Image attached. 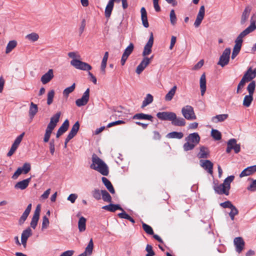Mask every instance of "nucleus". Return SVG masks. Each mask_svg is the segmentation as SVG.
<instances>
[{
    "label": "nucleus",
    "instance_id": "nucleus-1",
    "mask_svg": "<svg viewBox=\"0 0 256 256\" xmlns=\"http://www.w3.org/2000/svg\"><path fill=\"white\" fill-rule=\"evenodd\" d=\"M250 22V25L244 30L236 38L234 41L235 44L233 48L234 50L240 52L242 46L243 38L249 34L254 32L256 29V20L254 14L251 17Z\"/></svg>",
    "mask_w": 256,
    "mask_h": 256
},
{
    "label": "nucleus",
    "instance_id": "nucleus-2",
    "mask_svg": "<svg viewBox=\"0 0 256 256\" xmlns=\"http://www.w3.org/2000/svg\"><path fill=\"white\" fill-rule=\"evenodd\" d=\"M234 176H230L227 177L222 184H218L214 182L213 188L216 193L218 194H224L226 196L229 194V190L230 188V184L234 180Z\"/></svg>",
    "mask_w": 256,
    "mask_h": 256
},
{
    "label": "nucleus",
    "instance_id": "nucleus-3",
    "mask_svg": "<svg viewBox=\"0 0 256 256\" xmlns=\"http://www.w3.org/2000/svg\"><path fill=\"white\" fill-rule=\"evenodd\" d=\"M90 167L92 169L98 172L103 176H106L108 174V168L107 165L94 154L92 156V164Z\"/></svg>",
    "mask_w": 256,
    "mask_h": 256
},
{
    "label": "nucleus",
    "instance_id": "nucleus-4",
    "mask_svg": "<svg viewBox=\"0 0 256 256\" xmlns=\"http://www.w3.org/2000/svg\"><path fill=\"white\" fill-rule=\"evenodd\" d=\"M186 142L183 145V148L185 152L192 150L199 143L200 137L196 132L190 134L185 138Z\"/></svg>",
    "mask_w": 256,
    "mask_h": 256
},
{
    "label": "nucleus",
    "instance_id": "nucleus-5",
    "mask_svg": "<svg viewBox=\"0 0 256 256\" xmlns=\"http://www.w3.org/2000/svg\"><path fill=\"white\" fill-rule=\"evenodd\" d=\"M182 114L187 120H192L196 118L194 108L190 105H186L182 108Z\"/></svg>",
    "mask_w": 256,
    "mask_h": 256
},
{
    "label": "nucleus",
    "instance_id": "nucleus-6",
    "mask_svg": "<svg viewBox=\"0 0 256 256\" xmlns=\"http://www.w3.org/2000/svg\"><path fill=\"white\" fill-rule=\"evenodd\" d=\"M231 50L230 48H226L220 56L218 64L224 67L228 64Z\"/></svg>",
    "mask_w": 256,
    "mask_h": 256
},
{
    "label": "nucleus",
    "instance_id": "nucleus-7",
    "mask_svg": "<svg viewBox=\"0 0 256 256\" xmlns=\"http://www.w3.org/2000/svg\"><path fill=\"white\" fill-rule=\"evenodd\" d=\"M70 64L76 68L82 70L88 71L92 68V67L88 63L76 59L71 60Z\"/></svg>",
    "mask_w": 256,
    "mask_h": 256
},
{
    "label": "nucleus",
    "instance_id": "nucleus-8",
    "mask_svg": "<svg viewBox=\"0 0 256 256\" xmlns=\"http://www.w3.org/2000/svg\"><path fill=\"white\" fill-rule=\"evenodd\" d=\"M90 98V88H88L84 92L81 98L76 100V104L78 106H85L87 104Z\"/></svg>",
    "mask_w": 256,
    "mask_h": 256
},
{
    "label": "nucleus",
    "instance_id": "nucleus-9",
    "mask_svg": "<svg viewBox=\"0 0 256 256\" xmlns=\"http://www.w3.org/2000/svg\"><path fill=\"white\" fill-rule=\"evenodd\" d=\"M156 116L162 120L171 121L175 118V113L170 112H158L156 114Z\"/></svg>",
    "mask_w": 256,
    "mask_h": 256
},
{
    "label": "nucleus",
    "instance_id": "nucleus-10",
    "mask_svg": "<svg viewBox=\"0 0 256 256\" xmlns=\"http://www.w3.org/2000/svg\"><path fill=\"white\" fill-rule=\"evenodd\" d=\"M134 48V46L133 44L130 43V44L125 49L124 52L122 54L121 60H120V63L122 66L124 65L126 62L127 60L128 57L133 52Z\"/></svg>",
    "mask_w": 256,
    "mask_h": 256
},
{
    "label": "nucleus",
    "instance_id": "nucleus-11",
    "mask_svg": "<svg viewBox=\"0 0 256 256\" xmlns=\"http://www.w3.org/2000/svg\"><path fill=\"white\" fill-rule=\"evenodd\" d=\"M154 44V36L152 32L150 33L149 40L144 47L142 56H146L152 52V48Z\"/></svg>",
    "mask_w": 256,
    "mask_h": 256
},
{
    "label": "nucleus",
    "instance_id": "nucleus-12",
    "mask_svg": "<svg viewBox=\"0 0 256 256\" xmlns=\"http://www.w3.org/2000/svg\"><path fill=\"white\" fill-rule=\"evenodd\" d=\"M200 164L201 167L208 172L210 174H212L213 164L208 160H200Z\"/></svg>",
    "mask_w": 256,
    "mask_h": 256
},
{
    "label": "nucleus",
    "instance_id": "nucleus-13",
    "mask_svg": "<svg viewBox=\"0 0 256 256\" xmlns=\"http://www.w3.org/2000/svg\"><path fill=\"white\" fill-rule=\"evenodd\" d=\"M32 234V230L29 227L22 231L21 236V242L24 248H26L28 239Z\"/></svg>",
    "mask_w": 256,
    "mask_h": 256
},
{
    "label": "nucleus",
    "instance_id": "nucleus-14",
    "mask_svg": "<svg viewBox=\"0 0 256 256\" xmlns=\"http://www.w3.org/2000/svg\"><path fill=\"white\" fill-rule=\"evenodd\" d=\"M205 14V8L204 6L200 7L199 12L196 16V20L194 23V26L196 28H198L201 24Z\"/></svg>",
    "mask_w": 256,
    "mask_h": 256
},
{
    "label": "nucleus",
    "instance_id": "nucleus-15",
    "mask_svg": "<svg viewBox=\"0 0 256 256\" xmlns=\"http://www.w3.org/2000/svg\"><path fill=\"white\" fill-rule=\"evenodd\" d=\"M40 211V206L38 205L35 210L34 214L30 222V226L34 230L36 228L39 220Z\"/></svg>",
    "mask_w": 256,
    "mask_h": 256
},
{
    "label": "nucleus",
    "instance_id": "nucleus-16",
    "mask_svg": "<svg viewBox=\"0 0 256 256\" xmlns=\"http://www.w3.org/2000/svg\"><path fill=\"white\" fill-rule=\"evenodd\" d=\"M234 245L236 247V250L238 253H240L244 249V242L241 237H237L234 239Z\"/></svg>",
    "mask_w": 256,
    "mask_h": 256
},
{
    "label": "nucleus",
    "instance_id": "nucleus-17",
    "mask_svg": "<svg viewBox=\"0 0 256 256\" xmlns=\"http://www.w3.org/2000/svg\"><path fill=\"white\" fill-rule=\"evenodd\" d=\"M152 58V57L150 58L146 57L142 60L138 66L136 68V72L138 74H140L147 66L150 63V60Z\"/></svg>",
    "mask_w": 256,
    "mask_h": 256
},
{
    "label": "nucleus",
    "instance_id": "nucleus-18",
    "mask_svg": "<svg viewBox=\"0 0 256 256\" xmlns=\"http://www.w3.org/2000/svg\"><path fill=\"white\" fill-rule=\"evenodd\" d=\"M61 113L60 112H58L55 114H54L51 117L50 119V122L48 124L47 127L48 128H50L52 130H54L55 127L56 126L57 123L58 122L60 118V116Z\"/></svg>",
    "mask_w": 256,
    "mask_h": 256
},
{
    "label": "nucleus",
    "instance_id": "nucleus-19",
    "mask_svg": "<svg viewBox=\"0 0 256 256\" xmlns=\"http://www.w3.org/2000/svg\"><path fill=\"white\" fill-rule=\"evenodd\" d=\"M250 10L251 8L249 6H246L244 8L240 18V24L242 26L246 25V23L248 21V20L249 18Z\"/></svg>",
    "mask_w": 256,
    "mask_h": 256
},
{
    "label": "nucleus",
    "instance_id": "nucleus-20",
    "mask_svg": "<svg viewBox=\"0 0 256 256\" xmlns=\"http://www.w3.org/2000/svg\"><path fill=\"white\" fill-rule=\"evenodd\" d=\"M69 126V121L68 119L66 120L60 128L58 129L56 137L58 138L60 136L67 131Z\"/></svg>",
    "mask_w": 256,
    "mask_h": 256
},
{
    "label": "nucleus",
    "instance_id": "nucleus-21",
    "mask_svg": "<svg viewBox=\"0 0 256 256\" xmlns=\"http://www.w3.org/2000/svg\"><path fill=\"white\" fill-rule=\"evenodd\" d=\"M54 76L53 70L50 69L47 72L42 76L40 80L44 84H46L50 81Z\"/></svg>",
    "mask_w": 256,
    "mask_h": 256
},
{
    "label": "nucleus",
    "instance_id": "nucleus-22",
    "mask_svg": "<svg viewBox=\"0 0 256 256\" xmlns=\"http://www.w3.org/2000/svg\"><path fill=\"white\" fill-rule=\"evenodd\" d=\"M31 177L18 182L14 185V188L18 190H24L28 186Z\"/></svg>",
    "mask_w": 256,
    "mask_h": 256
},
{
    "label": "nucleus",
    "instance_id": "nucleus-23",
    "mask_svg": "<svg viewBox=\"0 0 256 256\" xmlns=\"http://www.w3.org/2000/svg\"><path fill=\"white\" fill-rule=\"evenodd\" d=\"M256 172V165L248 166L244 169L240 174V178L248 176Z\"/></svg>",
    "mask_w": 256,
    "mask_h": 256
},
{
    "label": "nucleus",
    "instance_id": "nucleus-24",
    "mask_svg": "<svg viewBox=\"0 0 256 256\" xmlns=\"http://www.w3.org/2000/svg\"><path fill=\"white\" fill-rule=\"evenodd\" d=\"M197 156L199 158H208L210 156V151L208 148L204 146H200Z\"/></svg>",
    "mask_w": 256,
    "mask_h": 256
},
{
    "label": "nucleus",
    "instance_id": "nucleus-25",
    "mask_svg": "<svg viewBox=\"0 0 256 256\" xmlns=\"http://www.w3.org/2000/svg\"><path fill=\"white\" fill-rule=\"evenodd\" d=\"M134 120H146L151 122L153 120V117L150 114H145L144 113L136 114L132 116Z\"/></svg>",
    "mask_w": 256,
    "mask_h": 256
},
{
    "label": "nucleus",
    "instance_id": "nucleus-26",
    "mask_svg": "<svg viewBox=\"0 0 256 256\" xmlns=\"http://www.w3.org/2000/svg\"><path fill=\"white\" fill-rule=\"evenodd\" d=\"M102 209L106 210L110 212H114L116 210L123 211V208L119 204H110L102 207Z\"/></svg>",
    "mask_w": 256,
    "mask_h": 256
},
{
    "label": "nucleus",
    "instance_id": "nucleus-27",
    "mask_svg": "<svg viewBox=\"0 0 256 256\" xmlns=\"http://www.w3.org/2000/svg\"><path fill=\"white\" fill-rule=\"evenodd\" d=\"M200 88L201 95L202 96L206 92V78L205 74H203L200 78Z\"/></svg>",
    "mask_w": 256,
    "mask_h": 256
},
{
    "label": "nucleus",
    "instance_id": "nucleus-28",
    "mask_svg": "<svg viewBox=\"0 0 256 256\" xmlns=\"http://www.w3.org/2000/svg\"><path fill=\"white\" fill-rule=\"evenodd\" d=\"M140 13H141V19L142 21V24L144 28H148L149 26V24L147 18V12L144 7H142L140 9Z\"/></svg>",
    "mask_w": 256,
    "mask_h": 256
},
{
    "label": "nucleus",
    "instance_id": "nucleus-29",
    "mask_svg": "<svg viewBox=\"0 0 256 256\" xmlns=\"http://www.w3.org/2000/svg\"><path fill=\"white\" fill-rule=\"evenodd\" d=\"M80 129V124L78 122H76L72 126V129L68 133V138H72L78 133Z\"/></svg>",
    "mask_w": 256,
    "mask_h": 256
},
{
    "label": "nucleus",
    "instance_id": "nucleus-30",
    "mask_svg": "<svg viewBox=\"0 0 256 256\" xmlns=\"http://www.w3.org/2000/svg\"><path fill=\"white\" fill-rule=\"evenodd\" d=\"M172 124L175 126H182L186 125L185 120L181 117H177L175 114V118L171 120Z\"/></svg>",
    "mask_w": 256,
    "mask_h": 256
},
{
    "label": "nucleus",
    "instance_id": "nucleus-31",
    "mask_svg": "<svg viewBox=\"0 0 256 256\" xmlns=\"http://www.w3.org/2000/svg\"><path fill=\"white\" fill-rule=\"evenodd\" d=\"M246 75V80H247V82L252 80L256 76V70H252V68H250L244 74V76Z\"/></svg>",
    "mask_w": 256,
    "mask_h": 256
},
{
    "label": "nucleus",
    "instance_id": "nucleus-32",
    "mask_svg": "<svg viewBox=\"0 0 256 256\" xmlns=\"http://www.w3.org/2000/svg\"><path fill=\"white\" fill-rule=\"evenodd\" d=\"M38 112V107L36 104H34V102H32L30 104V109H29V116L31 119H32L35 115Z\"/></svg>",
    "mask_w": 256,
    "mask_h": 256
},
{
    "label": "nucleus",
    "instance_id": "nucleus-33",
    "mask_svg": "<svg viewBox=\"0 0 256 256\" xmlns=\"http://www.w3.org/2000/svg\"><path fill=\"white\" fill-rule=\"evenodd\" d=\"M102 180L108 190L112 194H114L115 190L111 182L105 177H102Z\"/></svg>",
    "mask_w": 256,
    "mask_h": 256
},
{
    "label": "nucleus",
    "instance_id": "nucleus-34",
    "mask_svg": "<svg viewBox=\"0 0 256 256\" xmlns=\"http://www.w3.org/2000/svg\"><path fill=\"white\" fill-rule=\"evenodd\" d=\"M114 2L113 0H109L105 9L106 17L109 18L110 16L114 6Z\"/></svg>",
    "mask_w": 256,
    "mask_h": 256
},
{
    "label": "nucleus",
    "instance_id": "nucleus-35",
    "mask_svg": "<svg viewBox=\"0 0 256 256\" xmlns=\"http://www.w3.org/2000/svg\"><path fill=\"white\" fill-rule=\"evenodd\" d=\"M228 114H222L216 115L212 117V121L214 123H218L224 121L228 118Z\"/></svg>",
    "mask_w": 256,
    "mask_h": 256
},
{
    "label": "nucleus",
    "instance_id": "nucleus-36",
    "mask_svg": "<svg viewBox=\"0 0 256 256\" xmlns=\"http://www.w3.org/2000/svg\"><path fill=\"white\" fill-rule=\"evenodd\" d=\"M18 42L16 40H10L6 48V54H8L10 53L17 46Z\"/></svg>",
    "mask_w": 256,
    "mask_h": 256
},
{
    "label": "nucleus",
    "instance_id": "nucleus-37",
    "mask_svg": "<svg viewBox=\"0 0 256 256\" xmlns=\"http://www.w3.org/2000/svg\"><path fill=\"white\" fill-rule=\"evenodd\" d=\"M86 220L84 216H81L78 222V228L80 232H84L86 228Z\"/></svg>",
    "mask_w": 256,
    "mask_h": 256
},
{
    "label": "nucleus",
    "instance_id": "nucleus-38",
    "mask_svg": "<svg viewBox=\"0 0 256 256\" xmlns=\"http://www.w3.org/2000/svg\"><path fill=\"white\" fill-rule=\"evenodd\" d=\"M177 89L176 86H174L165 96L164 99L166 101H170L174 96Z\"/></svg>",
    "mask_w": 256,
    "mask_h": 256
},
{
    "label": "nucleus",
    "instance_id": "nucleus-39",
    "mask_svg": "<svg viewBox=\"0 0 256 256\" xmlns=\"http://www.w3.org/2000/svg\"><path fill=\"white\" fill-rule=\"evenodd\" d=\"M153 96L151 94H147L146 96L144 98L141 108H145L146 106L151 104L153 102Z\"/></svg>",
    "mask_w": 256,
    "mask_h": 256
},
{
    "label": "nucleus",
    "instance_id": "nucleus-40",
    "mask_svg": "<svg viewBox=\"0 0 256 256\" xmlns=\"http://www.w3.org/2000/svg\"><path fill=\"white\" fill-rule=\"evenodd\" d=\"M184 134L182 132H172L167 134L166 137L168 138L181 139L183 138Z\"/></svg>",
    "mask_w": 256,
    "mask_h": 256
},
{
    "label": "nucleus",
    "instance_id": "nucleus-41",
    "mask_svg": "<svg viewBox=\"0 0 256 256\" xmlns=\"http://www.w3.org/2000/svg\"><path fill=\"white\" fill-rule=\"evenodd\" d=\"M252 100H253V95L252 94H248V95H246L244 98V100H243V102H242L243 106L246 108L249 107L250 106Z\"/></svg>",
    "mask_w": 256,
    "mask_h": 256
},
{
    "label": "nucleus",
    "instance_id": "nucleus-42",
    "mask_svg": "<svg viewBox=\"0 0 256 256\" xmlns=\"http://www.w3.org/2000/svg\"><path fill=\"white\" fill-rule=\"evenodd\" d=\"M236 140L234 138L230 139L227 143V148L226 150V152L227 153H230L233 148H234V146H235L236 144Z\"/></svg>",
    "mask_w": 256,
    "mask_h": 256
},
{
    "label": "nucleus",
    "instance_id": "nucleus-43",
    "mask_svg": "<svg viewBox=\"0 0 256 256\" xmlns=\"http://www.w3.org/2000/svg\"><path fill=\"white\" fill-rule=\"evenodd\" d=\"M102 196L104 201L108 202H112V197L106 190H102Z\"/></svg>",
    "mask_w": 256,
    "mask_h": 256
},
{
    "label": "nucleus",
    "instance_id": "nucleus-44",
    "mask_svg": "<svg viewBox=\"0 0 256 256\" xmlns=\"http://www.w3.org/2000/svg\"><path fill=\"white\" fill-rule=\"evenodd\" d=\"M93 247V241L92 239L91 238L88 244V245L86 248L85 252L84 253H85L86 254H88V255H90L92 252Z\"/></svg>",
    "mask_w": 256,
    "mask_h": 256
},
{
    "label": "nucleus",
    "instance_id": "nucleus-45",
    "mask_svg": "<svg viewBox=\"0 0 256 256\" xmlns=\"http://www.w3.org/2000/svg\"><path fill=\"white\" fill-rule=\"evenodd\" d=\"M26 38L32 42H34L38 40V39L39 38V36L38 34L36 32H32L30 34L26 35Z\"/></svg>",
    "mask_w": 256,
    "mask_h": 256
},
{
    "label": "nucleus",
    "instance_id": "nucleus-46",
    "mask_svg": "<svg viewBox=\"0 0 256 256\" xmlns=\"http://www.w3.org/2000/svg\"><path fill=\"white\" fill-rule=\"evenodd\" d=\"M142 228L146 234L150 235L154 234L153 230L150 226L145 224L144 222H142Z\"/></svg>",
    "mask_w": 256,
    "mask_h": 256
},
{
    "label": "nucleus",
    "instance_id": "nucleus-47",
    "mask_svg": "<svg viewBox=\"0 0 256 256\" xmlns=\"http://www.w3.org/2000/svg\"><path fill=\"white\" fill-rule=\"evenodd\" d=\"M211 135L216 140H220L222 138L221 133L217 130L212 129L211 132Z\"/></svg>",
    "mask_w": 256,
    "mask_h": 256
},
{
    "label": "nucleus",
    "instance_id": "nucleus-48",
    "mask_svg": "<svg viewBox=\"0 0 256 256\" xmlns=\"http://www.w3.org/2000/svg\"><path fill=\"white\" fill-rule=\"evenodd\" d=\"M75 86L76 85L74 83L70 86L65 88L63 91L64 96L68 97L69 94L72 92L74 90Z\"/></svg>",
    "mask_w": 256,
    "mask_h": 256
},
{
    "label": "nucleus",
    "instance_id": "nucleus-49",
    "mask_svg": "<svg viewBox=\"0 0 256 256\" xmlns=\"http://www.w3.org/2000/svg\"><path fill=\"white\" fill-rule=\"evenodd\" d=\"M54 96V91L52 90H50L47 95V104L48 105H50L53 102V98Z\"/></svg>",
    "mask_w": 256,
    "mask_h": 256
},
{
    "label": "nucleus",
    "instance_id": "nucleus-50",
    "mask_svg": "<svg viewBox=\"0 0 256 256\" xmlns=\"http://www.w3.org/2000/svg\"><path fill=\"white\" fill-rule=\"evenodd\" d=\"M170 23L172 26H174L177 21V18L174 12V10H172L170 12Z\"/></svg>",
    "mask_w": 256,
    "mask_h": 256
},
{
    "label": "nucleus",
    "instance_id": "nucleus-51",
    "mask_svg": "<svg viewBox=\"0 0 256 256\" xmlns=\"http://www.w3.org/2000/svg\"><path fill=\"white\" fill-rule=\"evenodd\" d=\"M53 130L48 128L46 127V132L44 136V142H48L50 138L51 134Z\"/></svg>",
    "mask_w": 256,
    "mask_h": 256
},
{
    "label": "nucleus",
    "instance_id": "nucleus-52",
    "mask_svg": "<svg viewBox=\"0 0 256 256\" xmlns=\"http://www.w3.org/2000/svg\"><path fill=\"white\" fill-rule=\"evenodd\" d=\"M256 86V82L254 81H252L248 84L247 86V90L248 92V94L252 95L254 94Z\"/></svg>",
    "mask_w": 256,
    "mask_h": 256
},
{
    "label": "nucleus",
    "instance_id": "nucleus-53",
    "mask_svg": "<svg viewBox=\"0 0 256 256\" xmlns=\"http://www.w3.org/2000/svg\"><path fill=\"white\" fill-rule=\"evenodd\" d=\"M92 196L96 200H100L101 199L102 196V190H100L98 189H94L92 192Z\"/></svg>",
    "mask_w": 256,
    "mask_h": 256
},
{
    "label": "nucleus",
    "instance_id": "nucleus-54",
    "mask_svg": "<svg viewBox=\"0 0 256 256\" xmlns=\"http://www.w3.org/2000/svg\"><path fill=\"white\" fill-rule=\"evenodd\" d=\"M21 168L22 172L24 174H28L30 170L31 166L30 163H24L22 167H20Z\"/></svg>",
    "mask_w": 256,
    "mask_h": 256
},
{
    "label": "nucleus",
    "instance_id": "nucleus-55",
    "mask_svg": "<svg viewBox=\"0 0 256 256\" xmlns=\"http://www.w3.org/2000/svg\"><path fill=\"white\" fill-rule=\"evenodd\" d=\"M24 134V133L23 132L22 134H20V136H18L14 140V142L13 143L12 146L18 148L20 144V142L22 140V138H23Z\"/></svg>",
    "mask_w": 256,
    "mask_h": 256
},
{
    "label": "nucleus",
    "instance_id": "nucleus-56",
    "mask_svg": "<svg viewBox=\"0 0 256 256\" xmlns=\"http://www.w3.org/2000/svg\"><path fill=\"white\" fill-rule=\"evenodd\" d=\"M49 224L50 222L48 218L46 217V216H44L42 218V230L48 227Z\"/></svg>",
    "mask_w": 256,
    "mask_h": 256
},
{
    "label": "nucleus",
    "instance_id": "nucleus-57",
    "mask_svg": "<svg viewBox=\"0 0 256 256\" xmlns=\"http://www.w3.org/2000/svg\"><path fill=\"white\" fill-rule=\"evenodd\" d=\"M247 190L250 192H255L256 190V180H252V182L248 186Z\"/></svg>",
    "mask_w": 256,
    "mask_h": 256
},
{
    "label": "nucleus",
    "instance_id": "nucleus-58",
    "mask_svg": "<svg viewBox=\"0 0 256 256\" xmlns=\"http://www.w3.org/2000/svg\"><path fill=\"white\" fill-rule=\"evenodd\" d=\"M29 213L27 212L24 211L22 216H20L18 222L20 224H24V222H25V220H26L28 216L29 215Z\"/></svg>",
    "mask_w": 256,
    "mask_h": 256
},
{
    "label": "nucleus",
    "instance_id": "nucleus-59",
    "mask_svg": "<svg viewBox=\"0 0 256 256\" xmlns=\"http://www.w3.org/2000/svg\"><path fill=\"white\" fill-rule=\"evenodd\" d=\"M220 206L223 208H229L230 209L234 205L232 204L231 202H230V200H227L224 202L220 203Z\"/></svg>",
    "mask_w": 256,
    "mask_h": 256
},
{
    "label": "nucleus",
    "instance_id": "nucleus-60",
    "mask_svg": "<svg viewBox=\"0 0 256 256\" xmlns=\"http://www.w3.org/2000/svg\"><path fill=\"white\" fill-rule=\"evenodd\" d=\"M50 154L53 155L54 151H55V148H54V139H52L50 140Z\"/></svg>",
    "mask_w": 256,
    "mask_h": 256
},
{
    "label": "nucleus",
    "instance_id": "nucleus-61",
    "mask_svg": "<svg viewBox=\"0 0 256 256\" xmlns=\"http://www.w3.org/2000/svg\"><path fill=\"white\" fill-rule=\"evenodd\" d=\"M124 124H125V122L124 121L121 120H116V121L113 122H112L110 123H109L108 124L107 127L108 128H110V127L113 126H116V125Z\"/></svg>",
    "mask_w": 256,
    "mask_h": 256
},
{
    "label": "nucleus",
    "instance_id": "nucleus-62",
    "mask_svg": "<svg viewBox=\"0 0 256 256\" xmlns=\"http://www.w3.org/2000/svg\"><path fill=\"white\" fill-rule=\"evenodd\" d=\"M21 168L20 167L17 169L15 172L12 175V178L14 180H16L22 174Z\"/></svg>",
    "mask_w": 256,
    "mask_h": 256
},
{
    "label": "nucleus",
    "instance_id": "nucleus-63",
    "mask_svg": "<svg viewBox=\"0 0 256 256\" xmlns=\"http://www.w3.org/2000/svg\"><path fill=\"white\" fill-rule=\"evenodd\" d=\"M77 198L78 195L76 194H72L68 196L67 200L70 201L72 203L74 204Z\"/></svg>",
    "mask_w": 256,
    "mask_h": 256
},
{
    "label": "nucleus",
    "instance_id": "nucleus-64",
    "mask_svg": "<svg viewBox=\"0 0 256 256\" xmlns=\"http://www.w3.org/2000/svg\"><path fill=\"white\" fill-rule=\"evenodd\" d=\"M230 210H231L228 213V215L236 216L238 214V210L234 206H233L232 207Z\"/></svg>",
    "mask_w": 256,
    "mask_h": 256
}]
</instances>
